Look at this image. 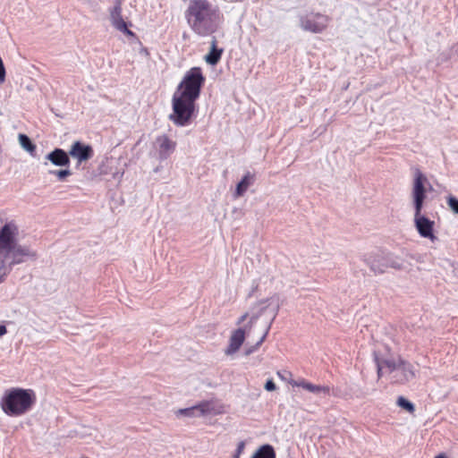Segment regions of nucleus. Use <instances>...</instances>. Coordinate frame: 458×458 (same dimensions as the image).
Wrapping results in <instances>:
<instances>
[{
  "label": "nucleus",
  "instance_id": "f257e3e1",
  "mask_svg": "<svg viewBox=\"0 0 458 458\" xmlns=\"http://www.w3.org/2000/svg\"><path fill=\"white\" fill-rule=\"evenodd\" d=\"M205 78L199 67L190 69L179 83L172 98L173 113L169 120L184 127L191 123L195 110V101L200 95Z\"/></svg>",
  "mask_w": 458,
  "mask_h": 458
},
{
  "label": "nucleus",
  "instance_id": "f03ea898",
  "mask_svg": "<svg viewBox=\"0 0 458 458\" xmlns=\"http://www.w3.org/2000/svg\"><path fill=\"white\" fill-rule=\"evenodd\" d=\"M18 227L14 223H6L0 229V282L15 265L36 260L37 252L30 246L17 242Z\"/></svg>",
  "mask_w": 458,
  "mask_h": 458
},
{
  "label": "nucleus",
  "instance_id": "7ed1b4c3",
  "mask_svg": "<svg viewBox=\"0 0 458 458\" xmlns=\"http://www.w3.org/2000/svg\"><path fill=\"white\" fill-rule=\"evenodd\" d=\"M190 29L199 37H208L220 28L223 14L208 0H190L184 12Z\"/></svg>",
  "mask_w": 458,
  "mask_h": 458
},
{
  "label": "nucleus",
  "instance_id": "20e7f679",
  "mask_svg": "<svg viewBox=\"0 0 458 458\" xmlns=\"http://www.w3.org/2000/svg\"><path fill=\"white\" fill-rule=\"evenodd\" d=\"M35 403L33 390L15 387L4 392L0 399V407L6 415L18 417L30 411Z\"/></svg>",
  "mask_w": 458,
  "mask_h": 458
},
{
  "label": "nucleus",
  "instance_id": "39448f33",
  "mask_svg": "<svg viewBox=\"0 0 458 458\" xmlns=\"http://www.w3.org/2000/svg\"><path fill=\"white\" fill-rule=\"evenodd\" d=\"M388 373L392 374V381L395 384H405L415 377V370L410 362L398 358L384 360Z\"/></svg>",
  "mask_w": 458,
  "mask_h": 458
},
{
  "label": "nucleus",
  "instance_id": "423d86ee",
  "mask_svg": "<svg viewBox=\"0 0 458 458\" xmlns=\"http://www.w3.org/2000/svg\"><path fill=\"white\" fill-rule=\"evenodd\" d=\"M365 262L375 274H383L386 268L401 270L403 262L397 257L388 254H371L365 258Z\"/></svg>",
  "mask_w": 458,
  "mask_h": 458
},
{
  "label": "nucleus",
  "instance_id": "0eeeda50",
  "mask_svg": "<svg viewBox=\"0 0 458 458\" xmlns=\"http://www.w3.org/2000/svg\"><path fill=\"white\" fill-rule=\"evenodd\" d=\"M300 27L304 31L318 34L328 26L330 18L320 13H309L300 16Z\"/></svg>",
  "mask_w": 458,
  "mask_h": 458
},
{
  "label": "nucleus",
  "instance_id": "6e6552de",
  "mask_svg": "<svg viewBox=\"0 0 458 458\" xmlns=\"http://www.w3.org/2000/svg\"><path fill=\"white\" fill-rule=\"evenodd\" d=\"M427 185L431 189L427 177L420 169H416L411 190V198L414 210L422 209L427 198Z\"/></svg>",
  "mask_w": 458,
  "mask_h": 458
},
{
  "label": "nucleus",
  "instance_id": "1a4fd4ad",
  "mask_svg": "<svg viewBox=\"0 0 458 458\" xmlns=\"http://www.w3.org/2000/svg\"><path fill=\"white\" fill-rule=\"evenodd\" d=\"M414 225L422 238L429 239L432 242L437 240L434 234L435 222L422 215V209L414 210Z\"/></svg>",
  "mask_w": 458,
  "mask_h": 458
},
{
  "label": "nucleus",
  "instance_id": "9d476101",
  "mask_svg": "<svg viewBox=\"0 0 458 458\" xmlns=\"http://www.w3.org/2000/svg\"><path fill=\"white\" fill-rule=\"evenodd\" d=\"M176 145V141L166 134L157 136L155 140V148L157 150L158 158L160 160L167 159L174 152Z\"/></svg>",
  "mask_w": 458,
  "mask_h": 458
},
{
  "label": "nucleus",
  "instance_id": "9b49d317",
  "mask_svg": "<svg viewBox=\"0 0 458 458\" xmlns=\"http://www.w3.org/2000/svg\"><path fill=\"white\" fill-rule=\"evenodd\" d=\"M122 5L123 3L121 0H115L114 7L110 10V20L112 25L119 31L129 35L133 36V32L130 30L127 27V23L124 21L122 16Z\"/></svg>",
  "mask_w": 458,
  "mask_h": 458
},
{
  "label": "nucleus",
  "instance_id": "f8f14e48",
  "mask_svg": "<svg viewBox=\"0 0 458 458\" xmlns=\"http://www.w3.org/2000/svg\"><path fill=\"white\" fill-rule=\"evenodd\" d=\"M93 155L92 147L79 140L74 141L69 150V156L77 159L79 164L90 159Z\"/></svg>",
  "mask_w": 458,
  "mask_h": 458
},
{
  "label": "nucleus",
  "instance_id": "ddd939ff",
  "mask_svg": "<svg viewBox=\"0 0 458 458\" xmlns=\"http://www.w3.org/2000/svg\"><path fill=\"white\" fill-rule=\"evenodd\" d=\"M212 411L213 404L210 402L206 401L189 408L180 409L177 411V414L185 417H201L207 414H210Z\"/></svg>",
  "mask_w": 458,
  "mask_h": 458
},
{
  "label": "nucleus",
  "instance_id": "4468645a",
  "mask_svg": "<svg viewBox=\"0 0 458 458\" xmlns=\"http://www.w3.org/2000/svg\"><path fill=\"white\" fill-rule=\"evenodd\" d=\"M45 159L49 161L55 166H65L69 167L71 164V159L69 156V152L67 153L63 148H55L54 150L49 152Z\"/></svg>",
  "mask_w": 458,
  "mask_h": 458
},
{
  "label": "nucleus",
  "instance_id": "2eb2a0df",
  "mask_svg": "<svg viewBox=\"0 0 458 458\" xmlns=\"http://www.w3.org/2000/svg\"><path fill=\"white\" fill-rule=\"evenodd\" d=\"M245 340V330L243 328H238L233 331L230 339L228 347L225 350L226 355H232L235 353Z\"/></svg>",
  "mask_w": 458,
  "mask_h": 458
},
{
  "label": "nucleus",
  "instance_id": "dca6fc26",
  "mask_svg": "<svg viewBox=\"0 0 458 458\" xmlns=\"http://www.w3.org/2000/svg\"><path fill=\"white\" fill-rule=\"evenodd\" d=\"M278 310H279V305L276 304L273 307V309H272V318H271V320L267 324L263 335L260 337V339L254 345L249 346V347H247L245 349V355L248 356V355L255 352L260 347V345L265 341V339H266V337H267V334H268V332L270 330V327H271V325H272L273 321L275 320L276 317L277 316Z\"/></svg>",
  "mask_w": 458,
  "mask_h": 458
},
{
  "label": "nucleus",
  "instance_id": "f3484780",
  "mask_svg": "<svg viewBox=\"0 0 458 458\" xmlns=\"http://www.w3.org/2000/svg\"><path fill=\"white\" fill-rule=\"evenodd\" d=\"M254 174H250V172H247L244 176L242 178V180L237 183L235 191L233 193V198L238 199L244 195V193L247 191L248 188L254 182Z\"/></svg>",
  "mask_w": 458,
  "mask_h": 458
},
{
  "label": "nucleus",
  "instance_id": "a211bd4d",
  "mask_svg": "<svg viewBox=\"0 0 458 458\" xmlns=\"http://www.w3.org/2000/svg\"><path fill=\"white\" fill-rule=\"evenodd\" d=\"M223 48H218L216 46V39L213 38L211 40L210 51L205 56V61L211 65H216L221 59Z\"/></svg>",
  "mask_w": 458,
  "mask_h": 458
},
{
  "label": "nucleus",
  "instance_id": "6ab92c4d",
  "mask_svg": "<svg viewBox=\"0 0 458 458\" xmlns=\"http://www.w3.org/2000/svg\"><path fill=\"white\" fill-rule=\"evenodd\" d=\"M251 458H276V452L271 445L266 444L261 445Z\"/></svg>",
  "mask_w": 458,
  "mask_h": 458
},
{
  "label": "nucleus",
  "instance_id": "aec40b11",
  "mask_svg": "<svg viewBox=\"0 0 458 458\" xmlns=\"http://www.w3.org/2000/svg\"><path fill=\"white\" fill-rule=\"evenodd\" d=\"M19 142L21 146L27 150L30 155L34 156V152L36 151V145L31 141L30 137L26 134H19Z\"/></svg>",
  "mask_w": 458,
  "mask_h": 458
},
{
  "label": "nucleus",
  "instance_id": "412c9836",
  "mask_svg": "<svg viewBox=\"0 0 458 458\" xmlns=\"http://www.w3.org/2000/svg\"><path fill=\"white\" fill-rule=\"evenodd\" d=\"M305 389L309 392H311V393H314V394H324V395H328L329 394V392H330V388L329 386H318V385H313L311 383H308L305 385Z\"/></svg>",
  "mask_w": 458,
  "mask_h": 458
},
{
  "label": "nucleus",
  "instance_id": "4be33fe9",
  "mask_svg": "<svg viewBox=\"0 0 458 458\" xmlns=\"http://www.w3.org/2000/svg\"><path fill=\"white\" fill-rule=\"evenodd\" d=\"M373 357L374 361L377 365V377L380 378L384 373V369H386V372H388L386 365L384 364V360H387L388 358L385 359L379 357L378 353L376 351L373 352Z\"/></svg>",
  "mask_w": 458,
  "mask_h": 458
},
{
  "label": "nucleus",
  "instance_id": "5701e85b",
  "mask_svg": "<svg viewBox=\"0 0 458 458\" xmlns=\"http://www.w3.org/2000/svg\"><path fill=\"white\" fill-rule=\"evenodd\" d=\"M48 174L56 176L60 182H64L66 177L72 175V172L70 169H68V167H66V169L61 170H49Z\"/></svg>",
  "mask_w": 458,
  "mask_h": 458
},
{
  "label": "nucleus",
  "instance_id": "b1692460",
  "mask_svg": "<svg viewBox=\"0 0 458 458\" xmlns=\"http://www.w3.org/2000/svg\"><path fill=\"white\" fill-rule=\"evenodd\" d=\"M397 404L401 408H403V409L406 410L407 411H409L410 413H412L415 411L414 404L411 402H410L409 400H407L406 398H404L403 396L398 397Z\"/></svg>",
  "mask_w": 458,
  "mask_h": 458
},
{
  "label": "nucleus",
  "instance_id": "393cba45",
  "mask_svg": "<svg viewBox=\"0 0 458 458\" xmlns=\"http://www.w3.org/2000/svg\"><path fill=\"white\" fill-rule=\"evenodd\" d=\"M447 205L455 214H458V199L449 196L447 198Z\"/></svg>",
  "mask_w": 458,
  "mask_h": 458
},
{
  "label": "nucleus",
  "instance_id": "a878e982",
  "mask_svg": "<svg viewBox=\"0 0 458 458\" xmlns=\"http://www.w3.org/2000/svg\"><path fill=\"white\" fill-rule=\"evenodd\" d=\"M276 386L275 382L272 379H269V380H267L266 382L265 389L267 391H274V390H276Z\"/></svg>",
  "mask_w": 458,
  "mask_h": 458
},
{
  "label": "nucleus",
  "instance_id": "bb28decb",
  "mask_svg": "<svg viewBox=\"0 0 458 458\" xmlns=\"http://www.w3.org/2000/svg\"><path fill=\"white\" fill-rule=\"evenodd\" d=\"M244 448H245V442L244 441H240L237 445V448L235 450V454H237V455H240L243 453L244 451Z\"/></svg>",
  "mask_w": 458,
  "mask_h": 458
},
{
  "label": "nucleus",
  "instance_id": "cd10ccee",
  "mask_svg": "<svg viewBox=\"0 0 458 458\" xmlns=\"http://www.w3.org/2000/svg\"><path fill=\"white\" fill-rule=\"evenodd\" d=\"M264 309H265V308H263L259 313H258V314H255V315H252V316H251V318H250V321H249V326H250V327H252L253 325H255V324H256L257 320L259 319V316H260V315H261V313L263 312V310H264Z\"/></svg>",
  "mask_w": 458,
  "mask_h": 458
},
{
  "label": "nucleus",
  "instance_id": "c85d7f7f",
  "mask_svg": "<svg viewBox=\"0 0 458 458\" xmlns=\"http://www.w3.org/2000/svg\"><path fill=\"white\" fill-rule=\"evenodd\" d=\"M309 382L305 381V380H301L300 382H295L294 383V386H301L302 387L303 389H305V385L308 384Z\"/></svg>",
  "mask_w": 458,
  "mask_h": 458
},
{
  "label": "nucleus",
  "instance_id": "c756f323",
  "mask_svg": "<svg viewBox=\"0 0 458 458\" xmlns=\"http://www.w3.org/2000/svg\"><path fill=\"white\" fill-rule=\"evenodd\" d=\"M248 318V313L243 314V315H242V316L238 319L237 324H238V325H240V324L243 323V322L246 320V318Z\"/></svg>",
  "mask_w": 458,
  "mask_h": 458
},
{
  "label": "nucleus",
  "instance_id": "7c9ffc66",
  "mask_svg": "<svg viewBox=\"0 0 458 458\" xmlns=\"http://www.w3.org/2000/svg\"><path fill=\"white\" fill-rule=\"evenodd\" d=\"M7 333L6 327L4 325H0V336H3Z\"/></svg>",
  "mask_w": 458,
  "mask_h": 458
},
{
  "label": "nucleus",
  "instance_id": "2f4dec72",
  "mask_svg": "<svg viewBox=\"0 0 458 458\" xmlns=\"http://www.w3.org/2000/svg\"><path fill=\"white\" fill-rule=\"evenodd\" d=\"M436 458H445L444 455L440 454V455H437Z\"/></svg>",
  "mask_w": 458,
  "mask_h": 458
},
{
  "label": "nucleus",
  "instance_id": "473e14b6",
  "mask_svg": "<svg viewBox=\"0 0 458 458\" xmlns=\"http://www.w3.org/2000/svg\"><path fill=\"white\" fill-rule=\"evenodd\" d=\"M233 458H240V455L233 454Z\"/></svg>",
  "mask_w": 458,
  "mask_h": 458
}]
</instances>
